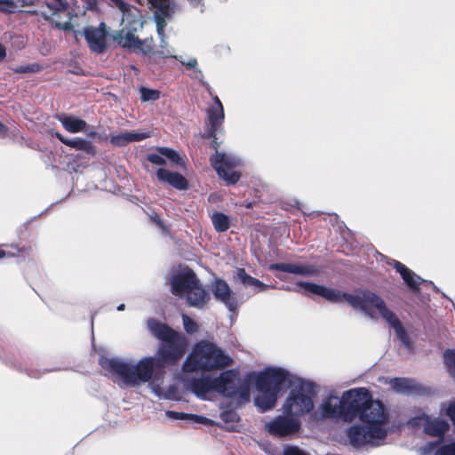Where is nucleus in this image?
<instances>
[{
  "mask_svg": "<svg viewBox=\"0 0 455 455\" xmlns=\"http://www.w3.org/2000/svg\"><path fill=\"white\" fill-rule=\"evenodd\" d=\"M191 4H193L194 6H198L199 4H200V0H188Z\"/></svg>",
  "mask_w": 455,
  "mask_h": 455,
  "instance_id": "obj_47",
  "label": "nucleus"
},
{
  "mask_svg": "<svg viewBox=\"0 0 455 455\" xmlns=\"http://www.w3.org/2000/svg\"><path fill=\"white\" fill-rule=\"evenodd\" d=\"M225 427L230 431L236 429V423L238 422L239 417L236 412L233 411H223L220 415Z\"/></svg>",
  "mask_w": 455,
  "mask_h": 455,
  "instance_id": "obj_31",
  "label": "nucleus"
},
{
  "mask_svg": "<svg viewBox=\"0 0 455 455\" xmlns=\"http://www.w3.org/2000/svg\"><path fill=\"white\" fill-rule=\"evenodd\" d=\"M316 393V387L313 383L301 382L290 392L283 405V412L293 418L310 412L314 408L313 396Z\"/></svg>",
  "mask_w": 455,
  "mask_h": 455,
  "instance_id": "obj_10",
  "label": "nucleus"
},
{
  "mask_svg": "<svg viewBox=\"0 0 455 455\" xmlns=\"http://www.w3.org/2000/svg\"><path fill=\"white\" fill-rule=\"evenodd\" d=\"M435 455H455V441L440 447Z\"/></svg>",
  "mask_w": 455,
  "mask_h": 455,
  "instance_id": "obj_36",
  "label": "nucleus"
},
{
  "mask_svg": "<svg viewBox=\"0 0 455 455\" xmlns=\"http://www.w3.org/2000/svg\"><path fill=\"white\" fill-rule=\"evenodd\" d=\"M110 1L122 13V27L132 28L133 30H138V28L142 27V15L136 7L127 4L124 0Z\"/></svg>",
  "mask_w": 455,
  "mask_h": 455,
  "instance_id": "obj_16",
  "label": "nucleus"
},
{
  "mask_svg": "<svg viewBox=\"0 0 455 455\" xmlns=\"http://www.w3.org/2000/svg\"><path fill=\"white\" fill-rule=\"evenodd\" d=\"M212 291L215 298L222 301L229 310H234L236 307L235 299L232 297L230 288L226 282L217 280L212 287Z\"/></svg>",
  "mask_w": 455,
  "mask_h": 455,
  "instance_id": "obj_20",
  "label": "nucleus"
},
{
  "mask_svg": "<svg viewBox=\"0 0 455 455\" xmlns=\"http://www.w3.org/2000/svg\"><path fill=\"white\" fill-rule=\"evenodd\" d=\"M58 120L66 131L71 133L84 132L87 128V123L75 116L60 115L58 116Z\"/></svg>",
  "mask_w": 455,
  "mask_h": 455,
  "instance_id": "obj_22",
  "label": "nucleus"
},
{
  "mask_svg": "<svg viewBox=\"0 0 455 455\" xmlns=\"http://www.w3.org/2000/svg\"><path fill=\"white\" fill-rule=\"evenodd\" d=\"M249 383L248 379L246 380L240 379L237 371L229 370L215 378L202 377L194 382H189L188 390L204 400H211L215 394H221L230 397L236 403H243L249 401Z\"/></svg>",
  "mask_w": 455,
  "mask_h": 455,
  "instance_id": "obj_3",
  "label": "nucleus"
},
{
  "mask_svg": "<svg viewBox=\"0 0 455 455\" xmlns=\"http://www.w3.org/2000/svg\"><path fill=\"white\" fill-rule=\"evenodd\" d=\"M141 5L147 4L154 11L155 20L156 22V29L160 37V44L156 52H153L154 56L159 58H174V50L168 45L164 28L165 26V19H169L174 11V6L171 0H138Z\"/></svg>",
  "mask_w": 455,
  "mask_h": 455,
  "instance_id": "obj_9",
  "label": "nucleus"
},
{
  "mask_svg": "<svg viewBox=\"0 0 455 455\" xmlns=\"http://www.w3.org/2000/svg\"><path fill=\"white\" fill-rule=\"evenodd\" d=\"M211 161L218 175L227 182L235 183L239 180L240 174L235 171L240 164L237 157L216 151Z\"/></svg>",
  "mask_w": 455,
  "mask_h": 455,
  "instance_id": "obj_12",
  "label": "nucleus"
},
{
  "mask_svg": "<svg viewBox=\"0 0 455 455\" xmlns=\"http://www.w3.org/2000/svg\"><path fill=\"white\" fill-rule=\"evenodd\" d=\"M180 62L188 68H194L197 64L196 60L194 58H189L187 61L180 60Z\"/></svg>",
  "mask_w": 455,
  "mask_h": 455,
  "instance_id": "obj_42",
  "label": "nucleus"
},
{
  "mask_svg": "<svg viewBox=\"0 0 455 455\" xmlns=\"http://www.w3.org/2000/svg\"><path fill=\"white\" fill-rule=\"evenodd\" d=\"M31 3H28L25 0H20L18 2L14 0H0V12L4 14L15 13L20 8L30 5Z\"/></svg>",
  "mask_w": 455,
  "mask_h": 455,
  "instance_id": "obj_28",
  "label": "nucleus"
},
{
  "mask_svg": "<svg viewBox=\"0 0 455 455\" xmlns=\"http://www.w3.org/2000/svg\"><path fill=\"white\" fill-rule=\"evenodd\" d=\"M40 69L38 65H29V66H21L15 69L16 72L19 73H26V72H36Z\"/></svg>",
  "mask_w": 455,
  "mask_h": 455,
  "instance_id": "obj_39",
  "label": "nucleus"
},
{
  "mask_svg": "<svg viewBox=\"0 0 455 455\" xmlns=\"http://www.w3.org/2000/svg\"><path fill=\"white\" fill-rule=\"evenodd\" d=\"M156 176L160 181L168 183L178 189H185L188 186L186 179L178 172L160 168L156 172Z\"/></svg>",
  "mask_w": 455,
  "mask_h": 455,
  "instance_id": "obj_21",
  "label": "nucleus"
},
{
  "mask_svg": "<svg viewBox=\"0 0 455 455\" xmlns=\"http://www.w3.org/2000/svg\"><path fill=\"white\" fill-rule=\"evenodd\" d=\"M5 253L4 251L0 250V258L4 257Z\"/></svg>",
  "mask_w": 455,
  "mask_h": 455,
  "instance_id": "obj_50",
  "label": "nucleus"
},
{
  "mask_svg": "<svg viewBox=\"0 0 455 455\" xmlns=\"http://www.w3.org/2000/svg\"><path fill=\"white\" fill-rule=\"evenodd\" d=\"M150 137L148 132L128 131L110 136V142L116 147H124L131 142L140 141Z\"/></svg>",
  "mask_w": 455,
  "mask_h": 455,
  "instance_id": "obj_18",
  "label": "nucleus"
},
{
  "mask_svg": "<svg viewBox=\"0 0 455 455\" xmlns=\"http://www.w3.org/2000/svg\"><path fill=\"white\" fill-rule=\"evenodd\" d=\"M90 48L96 52H101L106 46V31L105 24H101L100 28L88 27L83 31Z\"/></svg>",
  "mask_w": 455,
  "mask_h": 455,
  "instance_id": "obj_17",
  "label": "nucleus"
},
{
  "mask_svg": "<svg viewBox=\"0 0 455 455\" xmlns=\"http://www.w3.org/2000/svg\"><path fill=\"white\" fill-rule=\"evenodd\" d=\"M5 55V47L2 44H0V62L4 59Z\"/></svg>",
  "mask_w": 455,
  "mask_h": 455,
  "instance_id": "obj_43",
  "label": "nucleus"
},
{
  "mask_svg": "<svg viewBox=\"0 0 455 455\" xmlns=\"http://www.w3.org/2000/svg\"><path fill=\"white\" fill-rule=\"evenodd\" d=\"M54 136H56L63 144H65V141H67L68 139H66L64 136H62L60 132H52Z\"/></svg>",
  "mask_w": 455,
  "mask_h": 455,
  "instance_id": "obj_45",
  "label": "nucleus"
},
{
  "mask_svg": "<svg viewBox=\"0 0 455 455\" xmlns=\"http://www.w3.org/2000/svg\"><path fill=\"white\" fill-rule=\"evenodd\" d=\"M65 145H67L70 148H76L77 150L85 151L89 154L94 153V148L92 146V144L90 142H88L87 140H85L84 139H80V138H75V139H71V140L68 139L67 141H65Z\"/></svg>",
  "mask_w": 455,
  "mask_h": 455,
  "instance_id": "obj_29",
  "label": "nucleus"
},
{
  "mask_svg": "<svg viewBox=\"0 0 455 455\" xmlns=\"http://www.w3.org/2000/svg\"><path fill=\"white\" fill-rule=\"evenodd\" d=\"M443 362L451 376L455 374V349H448L443 354Z\"/></svg>",
  "mask_w": 455,
  "mask_h": 455,
  "instance_id": "obj_33",
  "label": "nucleus"
},
{
  "mask_svg": "<svg viewBox=\"0 0 455 455\" xmlns=\"http://www.w3.org/2000/svg\"><path fill=\"white\" fill-rule=\"evenodd\" d=\"M183 325L188 333H195L198 330V324L189 316L182 315Z\"/></svg>",
  "mask_w": 455,
  "mask_h": 455,
  "instance_id": "obj_35",
  "label": "nucleus"
},
{
  "mask_svg": "<svg viewBox=\"0 0 455 455\" xmlns=\"http://www.w3.org/2000/svg\"><path fill=\"white\" fill-rule=\"evenodd\" d=\"M224 108L223 106L210 107L207 110V124L210 126L209 136L216 140L215 133L220 129L224 121ZM215 147L217 142L213 140Z\"/></svg>",
  "mask_w": 455,
  "mask_h": 455,
  "instance_id": "obj_19",
  "label": "nucleus"
},
{
  "mask_svg": "<svg viewBox=\"0 0 455 455\" xmlns=\"http://www.w3.org/2000/svg\"><path fill=\"white\" fill-rule=\"evenodd\" d=\"M171 291L187 301L190 307H204L210 299L209 293L203 287L195 272L187 267L173 270L169 278Z\"/></svg>",
  "mask_w": 455,
  "mask_h": 455,
  "instance_id": "obj_6",
  "label": "nucleus"
},
{
  "mask_svg": "<svg viewBox=\"0 0 455 455\" xmlns=\"http://www.w3.org/2000/svg\"><path fill=\"white\" fill-rule=\"evenodd\" d=\"M392 389L401 394H410L417 389L414 380L410 379H393L390 380Z\"/></svg>",
  "mask_w": 455,
  "mask_h": 455,
  "instance_id": "obj_26",
  "label": "nucleus"
},
{
  "mask_svg": "<svg viewBox=\"0 0 455 455\" xmlns=\"http://www.w3.org/2000/svg\"><path fill=\"white\" fill-rule=\"evenodd\" d=\"M148 325L151 333L163 341L158 354L164 362L175 363L184 355L188 347L186 337L153 319Z\"/></svg>",
  "mask_w": 455,
  "mask_h": 455,
  "instance_id": "obj_8",
  "label": "nucleus"
},
{
  "mask_svg": "<svg viewBox=\"0 0 455 455\" xmlns=\"http://www.w3.org/2000/svg\"><path fill=\"white\" fill-rule=\"evenodd\" d=\"M443 410L455 425V401L451 402Z\"/></svg>",
  "mask_w": 455,
  "mask_h": 455,
  "instance_id": "obj_38",
  "label": "nucleus"
},
{
  "mask_svg": "<svg viewBox=\"0 0 455 455\" xmlns=\"http://www.w3.org/2000/svg\"><path fill=\"white\" fill-rule=\"evenodd\" d=\"M434 446L435 444L431 443L427 447L420 448L419 451V455H428L432 451Z\"/></svg>",
  "mask_w": 455,
  "mask_h": 455,
  "instance_id": "obj_41",
  "label": "nucleus"
},
{
  "mask_svg": "<svg viewBox=\"0 0 455 455\" xmlns=\"http://www.w3.org/2000/svg\"><path fill=\"white\" fill-rule=\"evenodd\" d=\"M394 266L410 288L416 289L418 287L421 281V278L419 275L412 273L404 265L398 261H395Z\"/></svg>",
  "mask_w": 455,
  "mask_h": 455,
  "instance_id": "obj_25",
  "label": "nucleus"
},
{
  "mask_svg": "<svg viewBox=\"0 0 455 455\" xmlns=\"http://www.w3.org/2000/svg\"><path fill=\"white\" fill-rule=\"evenodd\" d=\"M213 101H214V104L212 106V107H219V106H222L220 99L218 96H214L213 97Z\"/></svg>",
  "mask_w": 455,
  "mask_h": 455,
  "instance_id": "obj_46",
  "label": "nucleus"
},
{
  "mask_svg": "<svg viewBox=\"0 0 455 455\" xmlns=\"http://www.w3.org/2000/svg\"><path fill=\"white\" fill-rule=\"evenodd\" d=\"M148 161L155 164L162 165L165 164V160L162 157V156L156 154L148 155Z\"/></svg>",
  "mask_w": 455,
  "mask_h": 455,
  "instance_id": "obj_40",
  "label": "nucleus"
},
{
  "mask_svg": "<svg viewBox=\"0 0 455 455\" xmlns=\"http://www.w3.org/2000/svg\"><path fill=\"white\" fill-rule=\"evenodd\" d=\"M166 415L172 419L187 420L192 424H203L206 426H212L214 424L213 420L196 414L168 411H166Z\"/></svg>",
  "mask_w": 455,
  "mask_h": 455,
  "instance_id": "obj_24",
  "label": "nucleus"
},
{
  "mask_svg": "<svg viewBox=\"0 0 455 455\" xmlns=\"http://www.w3.org/2000/svg\"><path fill=\"white\" fill-rule=\"evenodd\" d=\"M212 221L218 232H224L229 228V219L221 212H214L212 215Z\"/></svg>",
  "mask_w": 455,
  "mask_h": 455,
  "instance_id": "obj_30",
  "label": "nucleus"
},
{
  "mask_svg": "<svg viewBox=\"0 0 455 455\" xmlns=\"http://www.w3.org/2000/svg\"><path fill=\"white\" fill-rule=\"evenodd\" d=\"M288 379V372L281 368H267L261 372L248 375V381L255 383L259 394L255 405L265 411L275 406L281 385Z\"/></svg>",
  "mask_w": 455,
  "mask_h": 455,
  "instance_id": "obj_7",
  "label": "nucleus"
},
{
  "mask_svg": "<svg viewBox=\"0 0 455 455\" xmlns=\"http://www.w3.org/2000/svg\"><path fill=\"white\" fill-rule=\"evenodd\" d=\"M136 31L137 30L122 27L119 31L113 34V40L124 48L139 51L144 54H149L153 50L152 38L141 41L134 35Z\"/></svg>",
  "mask_w": 455,
  "mask_h": 455,
  "instance_id": "obj_14",
  "label": "nucleus"
},
{
  "mask_svg": "<svg viewBox=\"0 0 455 455\" xmlns=\"http://www.w3.org/2000/svg\"><path fill=\"white\" fill-rule=\"evenodd\" d=\"M283 455H308L306 451L299 449L298 446L288 445L283 449Z\"/></svg>",
  "mask_w": 455,
  "mask_h": 455,
  "instance_id": "obj_37",
  "label": "nucleus"
},
{
  "mask_svg": "<svg viewBox=\"0 0 455 455\" xmlns=\"http://www.w3.org/2000/svg\"><path fill=\"white\" fill-rule=\"evenodd\" d=\"M408 425L412 428L422 429L428 435L439 438L443 437L449 428V424L445 420L432 418L424 412L412 417L408 421Z\"/></svg>",
  "mask_w": 455,
  "mask_h": 455,
  "instance_id": "obj_13",
  "label": "nucleus"
},
{
  "mask_svg": "<svg viewBox=\"0 0 455 455\" xmlns=\"http://www.w3.org/2000/svg\"><path fill=\"white\" fill-rule=\"evenodd\" d=\"M152 389H153V391H154L156 395H160V393L158 392V389H157V388H156V387H152Z\"/></svg>",
  "mask_w": 455,
  "mask_h": 455,
  "instance_id": "obj_49",
  "label": "nucleus"
},
{
  "mask_svg": "<svg viewBox=\"0 0 455 455\" xmlns=\"http://www.w3.org/2000/svg\"><path fill=\"white\" fill-rule=\"evenodd\" d=\"M269 269L279 270L302 275H311L315 272V269L311 267L291 263L272 264L269 267Z\"/></svg>",
  "mask_w": 455,
  "mask_h": 455,
  "instance_id": "obj_23",
  "label": "nucleus"
},
{
  "mask_svg": "<svg viewBox=\"0 0 455 455\" xmlns=\"http://www.w3.org/2000/svg\"><path fill=\"white\" fill-rule=\"evenodd\" d=\"M323 417L340 419L352 422L358 419L360 423L350 427L347 435L351 445L360 447L365 444L379 445L387 433V416L383 405L372 401L364 387L350 389L341 398L330 394L320 405Z\"/></svg>",
  "mask_w": 455,
  "mask_h": 455,
  "instance_id": "obj_1",
  "label": "nucleus"
},
{
  "mask_svg": "<svg viewBox=\"0 0 455 455\" xmlns=\"http://www.w3.org/2000/svg\"><path fill=\"white\" fill-rule=\"evenodd\" d=\"M100 363L121 384L138 387L151 379L156 367L159 366L160 361L153 357H145L137 363H133L119 358L101 356Z\"/></svg>",
  "mask_w": 455,
  "mask_h": 455,
  "instance_id": "obj_5",
  "label": "nucleus"
},
{
  "mask_svg": "<svg viewBox=\"0 0 455 455\" xmlns=\"http://www.w3.org/2000/svg\"><path fill=\"white\" fill-rule=\"evenodd\" d=\"M47 11L42 12L43 17L51 21L56 28L64 31H73L77 38L82 33L76 29L77 24L74 19L77 15H72L68 4L64 0H46Z\"/></svg>",
  "mask_w": 455,
  "mask_h": 455,
  "instance_id": "obj_11",
  "label": "nucleus"
},
{
  "mask_svg": "<svg viewBox=\"0 0 455 455\" xmlns=\"http://www.w3.org/2000/svg\"><path fill=\"white\" fill-rule=\"evenodd\" d=\"M299 286L305 294H316L333 303L346 301L352 307L361 310L371 318L381 317L395 330L397 339L404 346L410 347L408 336L401 322L393 312L387 308L384 301L376 294L368 291L345 293L312 283H300Z\"/></svg>",
  "mask_w": 455,
  "mask_h": 455,
  "instance_id": "obj_2",
  "label": "nucleus"
},
{
  "mask_svg": "<svg viewBox=\"0 0 455 455\" xmlns=\"http://www.w3.org/2000/svg\"><path fill=\"white\" fill-rule=\"evenodd\" d=\"M232 358L215 343L209 340H201L196 343L187 356L180 379L187 389L188 383L197 380L189 378L190 373L198 371H212L231 365Z\"/></svg>",
  "mask_w": 455,
  "mask_h": 455,
  "instance_id": "obj_4",
  "label": "nucleus"
},
{
  "mask_svg": "<svg viewBox=\"0 0 455 455\" xmlns=\"http://www.w3.org/2000/svg\"><path fill=\"white\" fill-rule=\"evenodd\" d=\"M236 278L245 286H251L255 289H259V291H263L265 288L267 287L262 282L247 275L245 270L243 268H238L236 270Z\"/></svg>",
  "mask_w": 455,
  "mask_h": 455,
  "instance_id": "obj_27",
  "label": "nucleus"
},
{
  "mask_svg": "<svg viewBox=\"0 0 455 455\" xmlns=\"http://www.w3.org/2000/svg\"><path fill=\"white\" fill-rule=\"evenodd\" d=\"M140 98L142 101H155L159 99L160 92L155 89H149L146 87H141L140 89Z\"/></svg>",
  "mask_w": 455,
  "mask_h": 455,
  "instance_id": "obj_34",
  "label": "nucleus"
},
{
  "mask_svg": "<svg viewBox=\"0 0 455 455\" xmlns=\"http://www.w3.org/2000/svg\"><path fill=\"white\" fill-rule=\"evenodd\" d=\"M124 308V304H121L120 306L117 307L118 310H123Z\"/></svg>",
  "mask_w": 455,
  "mask_h": 455,
  "instance_id": "obj_48",
  "label": "nucleus"
},
{
  "mask_svg": "<svg viewBox=\"0 0 455 455\" xmlns=\"http://www.w3.org/2000/svg\"><path fill=\"white\" fill-rule=\"evenodd\" d=\"M6 132H7L6 126L0 122V136L5 135Z\"/></svg>",
  "mask_w": 455,
  "mask_h": 455,
  "instance_id": "obj_44",
  "label": "nucleus"
},
{
  "mask_svg": "<svg viewBox=\"0 0 455 455\" xmlns=\"http://www.w3.org/2000/svg\"><path fill=\"white\" fill-rule=\"evenodd\" d=\"M158 152L162 155L170 159L172 163L178 164V165H184V160L183 157H181L176 151L168 148H159Z\"/></svg>",
  "mask_w": 455,
  "mask_h": 455,
  "instance_id": "obj_32",
  "label": "nucleus"
},
{
  "mask_svg": "<svg viewBox=\"0 0 455 455\" xmlns=\"http://www.w3.org/2000/svg\"><path fill=\"white\" fill-rule=\"evenodd\" d=\"M300 422L295 418L278 416L275 419L265 423V429L271 435L285 436L297 432Z\"/></svg>",
  "mask_w": 455,
  "mask_h": 455,
  "instance_id": "obj_15",
  "label": "nucleus"
}]
</instances>
